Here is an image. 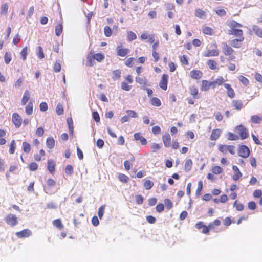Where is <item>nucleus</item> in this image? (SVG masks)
Instances as JSON below:
<instances>
[{
  "instance_id": "obj_51",
  "label": "nucleus",
  "mask_w": 262,
  "mask_h": 262,
  "mask_svg": "<svg viewBox=\"0 0 262 262\" xmlns=\"http://www.w3.org/2000/svg\"><path fill=\"white\" fill-rule=\"evenodd\" d=\"M12 60L11 54L7 52L4 55V61L6 64H8Z\"/></svg>"
},
{
  "instance_id": "obj_37",
  "label": "nucleus",
  "mask_w": 262,
  "mask_h": 262,
  "mask_svg": "<svg viewBox=\"0 0 262 262\" xmlns=\"http://www.w3.org/2000/svg\"><path fill=\"white\" fill-rule=\"evenodd\" d=\"M53 225L59 229L63 228L64 226L62 223L61 220L59 219L54 220L53 221Z\"/></svg>"
},
{
  "instance_id": "obj_48",
  "label": "nucleus",
  "mask_w": 262,
  "mask_h": 262,
  "mask_svg": "<svg viewBox=\"0 0 262 262\" xmlns=\"http://www.w3.org/2000/svg\"><path fill=\"white\" fill-rule=\"evenodd\" d=\"M203 182L202 181H200L198 182V187L196 190V195L199 196L201 194V191L203 189Z\"/></svg>"
},
{
  "instance_id": "obj_4",
  "label": "nucleus",
  "mask_w": 262,
  "mask_h": 262,
  "mask_svg": "<svg viewBox=\"0 0 262 262\" xmlns=\"http://www.w3.org/2000/svg\"><path fill=\"white\" fill-rule=\"evenodd\" d=\"M212 49H208L204 54L205 57H215L219 55V50L218 49L217 45L214 42L211 45Z\"/></svg>"
},
{
  "instance_id": "obj_23",
  "label": "nucleus",
  "mask_w": 262,
  "mask_h": 262,
  "mask_svg": "<svg viewBox=\"0 0 262 262\" xmlns=\"http://www.w3.org/2000/svg\"><path fill=\"white\" fill-rule=\"evenodd\" d=\"M55 162L53 160L48 161L47 169L51 173H53L55 170Z\"/></svg>"
},
{
  "instance_id": "obj_40",
  "label": "nucleus",
  "mask_w": 262,
  "mask_h": 262,
  "mask_svg": "<svg viewBox=\"0 0 262 262\" xmlns=\"http://www.w3.org/2000/svg\"><path fill=\"white\" fill-rule=\"evenodd\" d=\"M254 32L259 37H262V29L258 26L254 25L252 27Z\"/></svg>"
},
{
  "instance_id": "obj_50",
  "label": "nucleus",
  "mask_w": 262,
  "mask_h": 262,
  "mask_svg": "<svg viewBox=\"0 0 262 262\" xmlns=\"http://www.w3.org/2000/svg\"><path fill=\"white\" fill-rule=\"evenodd\" d=\"M239 81L242 83L244 85H248L249 84V80L244 76L240 75L238 77Z\"/></svg>"
},
{
  "instance_id": "obj_27",
  "label": "nucleus",
  "mask_w": 262,
  "mask_h": 262,
  "mask_svg": "<svg viewBox=\"0 0 262 262\" xmlns=\"http://www.w3.org/2000/svg\"><path fill=\"white\" fill-rule=\"evenodd\" d=\"M88 65L93 67L95 64V57L93 55V51H91L90 54L87 56Z\"/></svg>"
},
{
  "instance_id": "obj_58",
  "label": "nucleus",
  "mask_w": 262,
  "mask_h": 262,
  "mask_svg": "<svg viewBox=\"0 0 262 262\" xmlns=\"http://www.w3.org/2000/svg\"><path fill=\"white\" fill-rule=\"evenodd\" d=\"M38 52L37 55L40 59H42L45 57L43 49L41 47L39 46L37 48Z\"/></svg>"
},
{
  "instance_id": "obj_35",
  "label": "nucleus",
  "mask_w": 262,
  "mask_h": 262,
  "mask_svg": "<svg viewBox=\"0 0 262 262\" xmlns=\"http://www.w3.org/2000/svg\"><path fill=\"white\" fill-rule=\"evenodd\" d=\"M193 162L191 159H188L186 161L184 165V168L186 171H189L192 167Z\"/></svg>"
},
{
  "instance_id": "obj_54",
  "label": "nucleus",
  "mask_w": 262,
  "mask_h": 262,
  "mask_svg": "<svg viewBox=\"0 0 262 262\" xmlns=\"http://www.w3.org/2000/svg\"><path fill=\"white\" fill-rule=\"evenodd\" d=\"M9 5L7 3H5L1 6V12L2 14H6L8 12Z\"/></svg>"
},
{
  "instance_id": "obj_55",
  "label": "nucleus",
  "mask_w": 262,
  "mask_h": 262,
  "mask_svg": "<svg viewBox=\"0 0 262 262\" xmlns=\"http://www.w3.org/2000/svg\"><path fill=\"white\" fill-rule=\"evenodd\" d=\"M161 148V145L157 143H153L151 145V152H155Z\"/></svg>"
},
{
  "instance_id": "obj_60",
  "label": "nucleus",
  "mask_w": 262,
  "mask_h": 262,
  "mask_svg": "<svg viewBox=\"0 0 262 262\" xmlns=\"http://www.w3.org/2000/svg\"><path fill=\"white\" fill-rule=\"evenodd\" d=\"M73 172V168L71 165H67L65 168V172L68 175H71Z\"/></svg>"
},
{
  "instance_id": "obj_25",
  "label": "nucleus",
  "mask_w": 262,
  "mask_h": 262,
  "mask_svg": "<svg viewBox=\"0 0 262 262\" xmlns=\"http://www.w3.org/2000/svg\"><path fill=\"white\" fill-rule=\"evenodd\" d=\"M195 15L196 17L200 19H205L206 17V12L205 11L198 8L195 10Z\"/></svg>"
},
{
  "instance_id": "obj_14",
  "label": "nucleus",
  "mask_w": 262,
  "mask_h": 262,
  "mask_svg": "<svg viewBox=\"0 0 262 262\" xmlns=\"http://www.w3.org/2000/svg\"><path fill=\"white\" fill-rule=\"evenodd\" d=\"M190 76L192 79L198 80L203 76V73L199 70H193L190 71Z\"/></svg>"
},
{
  "instance_id": "obj_52",
  "label": "nucleus",
  "mask_w": 262,
  "mask_h": 262,
  "mask_svg": "<svg viewBox=\"0 0 262 262\" xmlns=\"http://www.w3.org/2000/svg\"><path fill=\"white\" fill-rule=\"evenodd\" d=\"M56 112L58 115H61L63 114L64 110L63 105L61 103H58L56 108Z\"/></svg>"
},
{
  "instance_id": "obj_20",
  "label": "nucleus",
  "mask_w": 262,
  "mask_h": 262,
  "mask_svg": "<svg viewBox=\"0 0 262 262\" xmlns=\"http://www.w3.org/2000/svg\"><path fill=\"white\" fill-rule=\"evenodd\" d=\"M134 137L135 140H140L141 144L143 145H146L147 143V140L141 135L140 133H135Z\"/></svg>"
},
{
  "instance_id": "obj_36",
  "label": "nucleus",
  "mask_w": 262,
  "mask_h": 262,
  "mask_svg": "<svg viewBox=\"0 0 262 262\" xmlns=\"http://www.w3.org/2000/svg\"><path fill=\"white\" fill-rule=\"evenodd\" d=\"M154 185V182L150 181V180L145 179L144 180L143 185L145 189H150L153 187Z\"/></svg>"
},
{
  "instance_id": "obj_26",
  "label": "nucleus",
  "mask_w": 262,
  "mask_h": 262,
  "mask_svg": "<svg viewBox=\"0 0 262 262\" xmlns=\"http://www.w3.org/2000/svg\"><path fill=\"white\" fill-rule=\"evenodd\" d=\"M30 98V92L28 90H26L22 97L21 103L23 105H25L29 101Z\"/></svg>"
},
{
  "instance_id": "obj_9",
  "label": "nucleus",
  "mask_w": 262,
  "mask_h": 262,
  "mask_svg": "<svg viewBox=\"0 0 262 262\" xmlns=\"http://www.w3.org/2000/svg\"><path fill=\"white\" fill-rule=\"evenodd\" d=\"M169 76L167 74H164L159 82L160 87L163 90H166L167 89V83Z\"/></svg>"
},
{
  "instance_id": "obj_47",
  "label": "nucleus",
  "mask_w": 262,
  "mask_h": 262,
  "mask_svg": "<svg viewBox=\"0 0 262 262\" xmlns=\"http://www.w3.org/2000/svg\"><path fill=\"white\" fill-rule=\"evenodd\" d=\"M28 53V48L27 47H24L21 52H20V55L21 56V58L24 61L26 60L27 59V56Z\"/></svg>"
},
{
  "instance_id": "obj_17",
  "label": "nucleus",
  "mask_w": 262,
  "mask_h": 262,
  "mask_svg": "<svg viewBox=\"0 0 262 262\" xmlns=\"http://www.w3.org/2000/svg\"><path fill=\"white\" fill-rule=\"evenodd\" d=\"M222 130L220 129H214L212 130L210 136V139L212 141L216 140L221 136Z\"/></svg>"
},
{
  "instance_id": "obj_43",
  "label": "nucleus",
  "mask_w": 262,
  "mask_h": 262,
  "mask_svg": "<svg viewBox=\"0 0 262 262\" xmlns=\"http://www.w3.org/2000/svg\"><path fill=\"white\" fill-rule=\"evenodd\" d=\"M23 151L25 153H29L30 152L31 148V145L29 143L27 142H23Z\"/></svg>"
},
{
  "instance_id": "obj_57",
  "label": "nucleus",
  "mask_w": 262,
  "mask_h": 262,
  "mask_svg": "<svg viewBox=\"0 0 262 262\" xmlns=\"http://www.w3.org/2000/svg\"><path fill=\"white\" fill-rule=\"evenodd\" d=\"M105 205H102L100 206L98 211V215L99 218L101 219L103 216L104 213V210H105Z\"/></svg>"
},
{
  "instance_id": "obj_56",
  "label": "nucleus",
  "mask_w": 262,
  "mask_h": 262,
  "mask_svg": "<svg viewBox=\"0 0 262 262\" xmlns=\"http://www.w3.org/2000/svg\"><path fill=\"white\" fill-rule=\"evenodd\" d=\"M137 36L134 32L132 31H129L127 32V39L129 41H131L135 40Z\"/></svg>"
},
{
  "instance_id": "obj_24",
  "label": "nucleus",
  "mask_w": 262,
  "mask_h": 262,
  "mask_svg": "<svg viewBox=\"0 0 262 262\" xmlns=\"http://www.w3.org/2000/svg\"><path fill=\"white\" fill-rule=\"evenodd\" d=\"M189 91L190 95L193 99H198L199 98L198 96L199 90L198 88L195 86H191L189 88Z\"/></svg>"
},
{
  "instance_id": "obj_18",
  "label": "nucleus",
  "mask_w": 262,
  "mask_h": 262,
  "mask_svg": "<svg viewBox=\"0 0 262 262\" xmlns=\"http://www.w3.org/2000/svg\"><path fill=\"white\" fill-rule=\"evenodd\" d=\"M56 182L52 179H48L47 181V185L45 186L44 189L47 193L51 194L50 188L55 186Z\"/></svg>"
},
{
  "instance_id": "obj_34",
  "label": "nucleus",
  "mask_w": 262,
  "mask_h": 262,
  "mask_svg": "<svg viewBox=\"0 0 262 262\" xmlns=\"http://www.w3.org/2000/svg\"><path fill=\"white\" fill-rule=\"evenodd\" d=\"M231 34L234 35L236 36H238L239 38H241L242 37H244L243 36V32L241 29H233L231 31Z\"/></svg>"
},
{
  "instance_id": "obj_10",
  "label": "nucleus",
  "mask_w": 262,
  "mask_h": 262,
  "mask_svg": "<svg viewBox=\"0 0 262 262\" xmlns=\"http://www.w3.org/2000/svg\"><path fill=\"white\" fill-rule=\"evenodd\" d=\"M210 88L213 89V84L212 81H209L207 80H203L201 86V90L203 91H208Z\"/></svg>"
},
{
  "instance_id": "obj_13",
  "label": "nucleus",
  "mask_w": 262,
  "mask_h": 262,
  "mask_svg": "<svg viewBox=\"0 0 262 262\" xmlns=\"http://www.w3.org/2000/svg\"><path fill=\"white\" fill-rule=\"evenodd\" d=\"M244 40V37H242L238 39H234L231 40L230 44L232 47L235 48H239L241 47L242 42Z\"/></svg>"
},
{
  "instance_id": "obj_6",
  "label": "nucleus",
  "mask_w": 262,
  "mask_h": 262,
  "mask_svg": "<svg viewBox=\"0 0 262 262\" xmlns=\"http://www.w3.org/2000/svg\"><path fill=\"white\" fill-rule=\"evenodd\" d=\"M250 154V149L246 145H242L239 147L238 150V154L239 156L246 158L249 156Z\"/></svg>"
},
{
  "instance_id": "obj_30",
  "label": "nucleus",
  "mask_w": 262,
  "mask_h": 262,
  "mask_svg": "<svg viewBox=\"0 0 262 262\" xmlns=\"http://www.w3.org/2000/svg\"><path fill=\"white\" fill-rule=\"evenodd\" d=\"M46 145L48 148L52 149L55 146V140L53 137H49L46 140Z\"/></svg>"
},
{
  "instance_id": "obj_62",
  "label": "nucleus",
  "mask_w": 262,
  "mask_h": 262,
  "mask_svg": "<svg viewBox=\"0 0 262 262\" xmlns=\"http://www.w3.org/2000/svg\"><path fill=\"white\" fill-rule=\"evenodd\" d=\"M132 86L128 85L126 82L123 81L121 83V89L124 91H129Z\"/></svg>"
},
{
  "instance_id": "obj_49",
  "label": "nucleus",
  "mask_w": 262,
  "mask_h": 262,
  "mask_svg": "<svg viewBox=\"0 0 262 262\" xmlns=\"http://www.w3.org/2000/svg\"><path fill=\"white\" fill-rule=\"evenodd\" d=\"M16 149V143L14 140L11 141L10 145L9 152L10 154H13Z\"/></svg>"
},
{
  "instance_id": "obj_22",
  "label": "nucleus",
  "mask_w": 262,
  "mask_h": 262,
  "mask_svg": "<svg viewBox=\"0 0 262 262\" xmlns=\"http://www.w3.org/2000/svg\"><path fill=\"white\" fill-rule=\"evenodd\" d=\"M207 64L211 70H216L219 69L218 64L214 59H209L207 62Z\"/></svg>"
},
{
  "instance_id": "obj_42",
  "label": "nucleus",
  "mask_w": 262,
  "mask_h": 262,
  "mask_svg": "<svg viewBox=\"0 0 262 262\" xmlns=\"http://www.w3.org/2000/svg\"><path fill=\"white\" fill-rule=\"evenodd\" d=\"M67 123L69 126V133L70 134L73 135V120L72 118L70 117L67 119Z\"/></svg>"
},
{
  "instance_id": "obj_28",
  "label": "nucleus",
  "mask_w": 262,
  "mask_h": 262,
  "mask_svg": "<svg viewBox=\"0 0 262 262\" xmlns=\"http://www.w3.org/2000/svg\"><path fill=\"white\" fill-rule=\"evenodd\" d=\"M250 121L254 124H259L262 121V117L257 115H252L250 117Z\"/></svg>"
},
{
  "instance_id": "obj_33",
  "label": "nucleus",
  "mask_w": 262,
  "mask_h": 262,
  "mask_svg": "<svg viewBox=\"0 0 262 262\" xmlns=\"http://www.w3.org/2000/svg\"><path fill=\"white\" fill-rule=\"evenodd\" d=\"M45 155V151L43 149H41L39 150V154H36L34 155V158L36 161H40L42 157H44Z\"/></svg>"
},
{
  "instance_id": "obj_32",
  "label": "nucleus",
  "mask_w": 262,
  "mask_h": 262,
  "mask_svg": "<svg viewBox=\"0 0 262 262\" xmlns=\"http://www.w3.org/2000/svg\"><path fill=\"white\" fill-rule=\"evenodd\" d=\"M202 32L204 34L208 35H212L213 34V30L211 28L208 26H204L202 28Z\"/></svg>"
},
{
  "instance_id": "obj_45",
  "label": "nucleus",
  "mask_w": 262,
  "mask_h": 262,
  "mask_svg": "<svg viewBox=\"0 0 262 262\" xmlns=\"http://www.w3.org/2000/svg\"><path fill=\"white\" fill-rule=\"evenodd\" d=\"M63 30V26L62 24H58L55 27V33L56 35L58 36H60Z\"/></svg>"
},
{
  "instance_id": "obj_41",
  "label": "nucleus",
  "mask_w": 262,
  "mask_h": 262,
  "mask_svg": "<svg viewBox=\"0 0 262 262\" xmlns=\"http://www.w3.org/2000/svg\"><path fill=\"white\" fill-rule=\"evenodd\" d=\"M211 171L215 174H219L223 172V168L219 166H213L212 167Z\"/></svg>"
},
{
  "instance_id": "obj_1",
  "label": "nucleus",
  "mask_w": 262,
  "mask_h": 262,
  "mask_svg": "<svg viewBox=\"0 0 262 262\" xmlns=\"http://www.w3.org/2000/svg\"><path fill=\"white\" fill-rule=\"evenodd\" d=\"M234 130L235 133L232 132H228L227 133V138L229 140H245L249 137L248 129L243 124L236 125Z\"/></svg>"
},
{
  "instance_id": "obj_15",
  "label": "nucleus",
  "mask_w": 262,
  "mask_h": 262,
  "mask_svg": "<svg viewBox=\"0 0 262 262\" xmlns=\"http://www.w3.org/2000/svg\"><path fill=\"white\" fill-rule=\"evenodd\" d=\"M224 86L227 90V94L228 96L230 98H233L235 96V93L234 90L231 87V85L229 83H226L224 84Z\"/></svg>"
},
{
  "instance_id": "obj_61",
  "label": "nucleus",
  "mask_w": 262,
  "mask_h": 262,
  "mask_svg": "<svg viewBox=\"0 0 262 262\" xmlns=\"http://www.w3.org/2000/svg\"><path fill=\"white\" fill-rule=\"evenodd\" d=\"M254 78L258 83L262 84V75L260 73L255 72L254 73Z\"/></svg>"
},
{
  "instance_id": "obj_16",
  "label": "nucleus",
  "mask_w": 262,
  "mask_h": 262,
  "mask_svg": "<svg viewBox=\"0 0 262 262\" xmlns=\"http://www.w3.org/2000/svg\"><path fill=\"white\" fill-rule=\"evenodd\" d=\"M226 80L222 76H219L215 80L212 81L213 84V89H214L216 86L223 85L225 83Z\"/></svg>"
},
{
  "instance_id": "obj_8",
  "label": "nucleus",
  "mask_w": 262,
  "mask_h": 262,
  "mask_svg": "<svg viewBox=\"0 0 262 262\" xmlns=\"http://www.w3.org/2000/svg\"><path fill=\"white\" fill-rule=\"evenodd\" d=\"M117 55L121 57H125L128 55L130 50L129 49L125 48L122 46H118L116 48Z\"/></svg>"
},
{
  "instance_id": "obj_39",
  "label": "nucleus",
  "mask_w": 262,
  "mask_h": 262,
  "mask_svg": "<svg viewBox=\"0 0 262 262\" xmlns=\"http://www.w3.org/2000/svg\"><path fill=\"white\" fill-rule=\"evenodd\" d=\"M121 71L120 70H115L113 71L112 78L114 80H119L121 77Z\"/></svg>"
},
{
  "instance_id": "obj_7",
  "label": "nucleus",
  "mask_w": 262,
  "mask_h": 262,
  "mask_svg": "<svg viewBox=\"0 0 262 262\" xmlns=\"http://www.w3.org/2000/svg\"><path fill=\"white\" fill-rule=\"evenodd\" d=\"M12 121L16 128L20 127L22 124V118L17 113H14L12 116Z\"/></svg>"
},
{
  "instance_id": "obj_31",
  "label": "nucleus",
  "mask_w": 262,
  "mask_h": 262,
  "mask_svg": "<svg viewBox=\"0 0 262 262\" xmlns=\"http://www.w3.org/2000/svg\"><path fill=\"white\" fill-rule=\"evenodd\" d=\"M25 112L28 115H31L33 112V104L32 102H30L25 107Z\"/></svg>"
},
{
  "instance_id": "obj_5",
  "label": "nucleus",
  "mask_w": 262,
  "mask_h": 262,
  "mask_svg": "<svg viewBox=\"0 0 262 262\" xmlns=\"http://www.w3.org/2000/svg\"><path fill=\"white\" fill-rule=\"evenodd\" d=\"M6 223L11 226H15L18 223L17 217L15 214H9L5 217Z\"/></svg>"
},
{
  "instance_id": "obj_29",
  "label": "nucleus",
  "mask_w": 262,
  "mask_h": 262,
  "mask_svg": "<svg viewBox=\"0 0 262 262\" xmlns=\"http://www.w3.org/2000/svg\"><path fill=\"white\" fill-rule=\"evenodd\" d=\"M135 80L137 83L144 87L147 85V80L145 77H136Z\"/></svg>"
},
{
  "instance_id": "obj_44",
  "label": "nucleus",
  "mask_w": 262,
  "mask_h": 262,
  "mask_svg": "<svg viewBox=\"0 0 262 262\" xmlns=\"http://www.w3.org/2000/svg\"><path fill=\"white\" fill-rule=\"evenodd\" d=\"M118 179L120 181L124 183H128L129 180V178L127 176L123 173H120L118 175Z\"/></svg>"
},
{
  "instance_id": "obj_59",
  "label": "nucleus",
  "mask_w": 262,
  "mask_h": 262,
  "mask_svg": "<svg viewBox=\"0 0 262 262\" xmlns=\"http://www.w3.org/2000/svg\"><path fill=\"white\" fill-rule=\"evenodd\" d=\"M112 30L109 26H105L104 28V33L106 37H110L112 35Z\"/></svg>"
},
{
  "instance_id": "obj_19",
  "label": "nucleus",
  "mask_w": 262,
  "mask_h": 262,
  "mask_svg": "<svg viewBox=\"0 0 262 262\" xmlns=\"http://www.w3.org/2000/svg\"><path fill=\"white\" fill-rule=\"evenodd\" d=\"M231 104L232 106L236 110H241L244 108L243 103L241 100H233Z\"/></svg>"
},
{
  "instance_id": "obj_64",
  "label": "nucleus",
  "mask_w": 262,
  "mask_h": 262,
  "mask_svg": "<svg viewBox=\"0 0 262 262\" xmlns=\"http://www.w3.org/2000/svg\"><path fill=\"white\" fill-rule=\"evenodd\" d=\"M134 60L135 59L133 57L128 58L125 62V66L128 67H132Z\"/></svg>"
},
{
  "instance_id": "obj_21",
  "label": "nucleus",
  "mask_w": 262,
  "mask_h": 262,
  "mask_svg": "<svg viewBox=\"0 0 262 262\" xmlns=\"http://www.w3.org/2000/svg\"><path fill=\"white\" fill-rule=\"evenodd\" d=\"M232 169L235 172V173L232 176V179L234 181H237L242 176V174L241 172V171H239V169L237 167V166H236L235 165H233L232 166Z\"/></svg>"
},
{
  "instance_id": "obj_12",
  "label": "nucleus",
  "mask_w": 262,
  "mask_h": 262,
  "mask_svg": "<svg viewBox=\"0 0 262 262\" xmlns=\"http://www.w3.org/2000/svg\"><path fill=\"white\" fill-rule=\"evenodd\" d=\"M162 141L165 147L168 148L171 145V138L169 133L162 136Z\"/></svg>"
},
{
  "instance_id": "obj_3",
  "label": "nucleus",
  "mask_w": 262,
  "mask_h": 262,
  "mask_svg": "<svg viewBox=\"0 0 262 262\" xmlns=\"http://www.w3.org/2000/svg\"><path fill=\"white\" fill-rule=\"evenodd\" d=\"M218 150L222 154L226 155L228 152L231 155L235 153V147L232 145L219 144L217 146Z\"/></svg>"
},
{
  "instance_id": "obj_11",
  "label": "nucleus",
  "mask_w": 262,
  "mask_h": 262,
  "mask_svg": "<svg viewBox=\"0 0 262 262\" xmlns=\"http://www.w3.org/2000/svg\"><path fill=\"white\" fill-rule=\"evenodd\" d=\"M32 234V232L28 229H24L21 231L17 232L16 233V236L20 238L28 237L31 236Z\"/></svg>"
},
{
  "instance_id": "obj_46",
  "label": "nucleus",
  "mask_w": 262,
  "mask_h": 262,
  "mask_svg": "<svg viewBox=\"0 0 262 262\" xmlns=\"http://www.w3.org/2000/svg\"><path fill=\"white\" fill-rule=\"evenodd\" d=\"M151 104L155 106H160L161 105V102L160 100L157 97H153L151 99Z\"/></svg>"
},
{
  "instance_id": "obj_53",
  "label": "nucleus",
  "mask_w": 262,
  "mask_h": 262,
  "mask_svg": "<svg viewBox=\"0 0 262 262\" xmlns=\"http://www.w3.org/2000/svg\"><path fill=\"white\" fill-rule=\"evenodd\" d=\"M38 164L35 162H32L30 163L28 165V168L31 171L36 170L38 169Z\"/></svg>"
},
{
  "instance_id": "obj_2",
  "label": "nucleus",
  "mask_w": 262,
  "mask_h": 262,
  "mask_svg": "<svg viewBox=\"0 0 262 262\" xmlns=\"http://www.w3.org/2000/svg\"><path fill=\"white\" fill-rule=\"evenodd\" d=\"M222 52L224 55L227 56V60L229 61H235L236 56L234 55V50L233 48L228 45L227 43H223V46L222 49Z\"/></svg>"
},
{
  "instance_id": "obj_38",
  "label": "nucleus",
  "mask_w": 262,
  "mask_h": 262,
  "mask_svg": "<svg viewBox=\"0 0 262 262\" xmlns=\"http://www.w3.org/2000/svg\"><path fill=\"white\" fill-rule=\"evenodd\" d=\"M93 55L95 57V60L99 62H102L105 58L104 55L102 53H96L95 54L93 52Z\"/></svg>"
},
{
  "instance_id": "obj_63",
  "label": "nucleus",
  "mask_w": 262,
  "mask_h": 262,
  "mask_svg": "<svg viewBox=\"0 0 262 262\" xmlns=\"http://www.w3.org/2000/svg\"><path fill=\"white\" fill-rule=\"evenodd\" d=\"M54 71L56 73L59 72L61 70V65L58 61H56L53 67Z\"/></svg>"
}]
</instances>
